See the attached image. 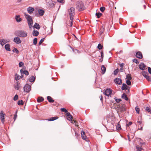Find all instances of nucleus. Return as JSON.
I'll use <instances>...</instances> for the list:
<instances>
[{"mask_svg":"<svg viewBox=\"0 0 151 151\" xmlns=\"http://www.w3.org/2000/svg\"><path fill=\"white\" fill-rule=\"evenodd\" d=\"M76 8L79 11H82L85 9V7L83 2L81 0H78L75 3Z\"/></svg>","mask_w":151,"mask_h":151,"instance_id":"nucleus-1","label":"nucleus"},{"mask_svg":"<svg viewBox=\"0 0 151 151\" xmlns=\"http://www.w3.org/2000/svg\"><path fill=\"white\" fill-rule=\"evenodd\" d=\"M117 111L119 114L123 113L126 110L125 105L124 104H118L116 106Z\"/></svg>","mask_w":151,"mask_h":151,"instance_id":"nucleus-2","label":"nucleus"},{"mask_svg":"<svg viewBox=\"0 0 151 151\" xmlns=\"http://www.w3.org/2000/svg\"><path fill=\"white\" fill-rule=\"evenodd\" d=\"M24 14L26 18L27 19V22L28 25L30 28H31L32 27V25L33 24V20L31 16L26 13H24Z\"/></svg>","mask_w":151,"mask_h":151,"instance_id":"nucleus-3","label":"nucleus"},{"mask_svg":"<svg viewBox=\"0 0 151 151\" xmlns=\"http://www.w3.org/2000/svg\"><path fill=\"white\" fill-rule=\"evenodd\" d=\"M15 34L17 36H19L20 37H25L27 36V32L23 30H18L15 32Z\"/></svg>","mask_w":151,"mask_h":151,"instance_id":"nucleus-4","label":"nucleus"},{"mask_svg":"<svg viewBox=\"0 0 151 151\" xmlns=\"http://www.w3.org/2000/svg\"><path fill=\"white\" fill-rule=\"evenodd\" d=\"M142 75L146 78V79L149 82H151V78L150 76H148V73L147 72H145V71H143L142 73Z\"/></svg>","mask_w":151,"mask_h":151,"instance_id":"nucleus-5","label":"nucleus"},{"mask_svg":"<svg viewBox=\"0 0 151 151\" xmlns=\"http://www.w3.org/2000/svg\"><path fill=\"white\" fill-rule=\"evenodd\" d=\"M31 86L28 84H26L24 86V91L29 92L31 90Z\"/></svg>","mask_w":151,"mask_h":151,"instance_id":"nucleus-6","label":"nucleus"},{"mask_svg":"<svg viewBox=\"0 0 151 151\" xmlns=\"http://www.w3.org/2000/svg\"><path fill=\"white\" fill-rule=\"evenodd\" d=\"M0 119L2 123L4 124V119L5 118V114L4 113L3 111H1L0 113Z\"/></svg>","mask_w":151,"mask_h":151,"instance_id":"nucleus-7","label":"nucleus"},{"mask_svg":"<svg viewBox=\"0 0 151 151\" xmlns=\"http://www.w3.org/2000/svg\"><path fill=\"white\" fill-rule=\"evenodd\" d=\"M112 90L110 88L106 89L104 92V94L106 96H109L112 93Z\"/></svg>","mask_w":151,"mask_h":151,"instance_id":"nucleus-8","label":"nucleus"},{"mask_svg":"<svg viewBox=\"0 0 151 151\" xmlns=\"http://www.w3.org/2000/svg\"><path fill=\"white\" fill-rule=\"evenodd\" d=\"M69 15H74L75 9L73 7H71L68 10Z\"/></svg>","mask_w":151,"mask_h":151,"instance_id":"nucleus-9","label":"nucleus"},{"mask_svg":"<svg viewBox=\"0 0 151 151\" xmlns=\"http://www.w3.org/2000/svg\"><path fill=\"white\" fill-rule=\"evenodd\" d=\"M67 115V119L69 121H72L73 119V117L70 114L69 112L67 113L66 114Z\"/></svg>","mask_w":151,"mask_h":151,"instance_id":"nucleus-10","label":"nucleus"},{"mask_svg":"<svg viewBox=\"0 0 151 151\" xmlns=\"http://www.w3.org/2000/svg\"><path fill=\"white\" fill-rule=\"evenodd\" d=\"M13 41L17 44H19L21 42V40L18 37H14Z\"/></svg>","mask_w":151,"mask_h":151,"instance_id":"nucleus-11","label":"nucleus"},{"mask_svg":"<svg viewBox=\"0 0 151 151\" xmlns=\"http://www.w3.org/2000/svg\"><path fill=\"white\" fill-rule=\"evenodd\" d=\"M114 82L115 83L119 85H121L122 84V80L119 78H116L114 80Z\"/></svg>","mask_w":151,"mask_h":151,"instance_id":"nucleus-12","label":"nucleus"},{"mask_svg":"<svg viewBox=\"0 0 151 151\" xmlns=\"http://www.w3.org/2000/svg\"><path fill=\"white\" fill-rule=\"evenodd\" d=\"M81 134L82 139L87 141V138L86 136V135L85 132H84L82 131L81 132Z\"/></svg>","mask_w":151,"mask_h":151,"instance_id":"nucleus-13","label":"nucleus"},{"mask_svg":"<svg viewBox=\"0 0 151 151\" xmlns=\"http://www.w3.org/2000/svg\"><path fill=\"white\" fill-rule=\"evenodd\" d=\"M146 66L143 63H141L139 65V68L142 70H144L146 68Z\"/></svg>","mask_w":151,"mask_h":151,"instance_id":"nucleus-14","label":"nucleus"},{"mask_svg":"<svg viewBox=\"0 0 151 151\" xmlns=\"http://www.w3.org/2000/svg\"><path fill=\"white\" fill-rule=\"evenodd\" d=\"M136 57L139 59H142V53L139 52H138L136 53Z\"/></svg>","mask_w":151,"mask_h":151,"instance_id":"nucleus-15","label":"nucleus"},{"mask_svg":"<svg viewBox=\"0 0 151 151\" xmlns=\"http://www.w3.org/2000/svg\"><path fill=\"white\" fill-rule=\"evenodd\" d=\"M27 12L29 14H31L33 13V12L34 11L35 9L33 8L29 7L27 8Z\"/></svg>","mask_w":151,"mask_h":151,"instance_id":"nucleus-16","label":"nucleus"},{"mask_svg":"<svg viewBox=\"0 0 151 151\" xmlns=\"http://www.w3.org/2000/svg\"><path fill=\"white\" fill-rule=\"evenodd\" d=\"M14 88L17 90H18L19 89L20 87V83H19L18 81H17L15 83L14 86Z\"/></svg>","mask_w":151,"mask_h":151,"instance_id":"nucleus-17","label":"nucleus"},{"mask_svg":"<svg viewBox=\"0 0 151 151\" xmlns=\"http://www.w3.org/2000/svg\"><path fill=\"white\" fill-rule=\"evenodd\" d=\"M101 70L102 71V73L103 74H104L106 71V68L104 65H102L101 66Z\"/></svg>","mask_w":151,"mask_h":151,"instance_id":"nucleus-18","label":"nucleus"},{"mask_svg":"<svg viewBox=\"0 0 151 151\" xmlns=\"http://www.w3.org/2000/svg\"><path fill=\"white\" fill-rule=\"evenodd\" d=\"M39 34V32L37 30H34L32 32V35L34 36H37Z\"/></svg>","mask_w":151,"mask_h":151,"instance_id":"nucleus-19","label":"nucleus"},{"mask_svg":"<svg viewBox=\"0 0 151 151\" xmlns=\"http://www.w3.org/2000/svg\"><path fill=\"white\" fill-rule=\"evenodd\" d=\"M44 11L42 9H39L38 10V13L40 16H42L44 13Z\"/></svg>","mask_w":151,"mask_h":151,"instance_id":"nucleus-20","label":"nucleus"},{"mask_svg":"<svg viewBox=\"0 0 151 151\" xmlns=\"http://www.w3.org/2000/svg\"><path fill=\"white\" fill-rule=\"evenodd\" d=\"M58 118V116H55L54 117H51L50 118L48 119H46V120H48V121H54L56 119H57Z\"/></svg>","mask_w":151,"mask_h":151,"instance_id":"nucleus-21","label":"nucleus"},{"mask_svg":"<svg viewBox=\"0 0 151 151\" xmlns=\"http://www.w3.org/2000/svg\"><path fill=\"white\" fill-rule=\"evenodd\" d=\"M9 45L8 44H6L5 46V48L6 50L10 51V48Z\"/></svg>","mask_w":151,"mask_h":151,"instance_id":"nucleus-22","label":"nucleus"},{"mask_svg":"<svg viewBox=\"0 0 151 151\" xmlns=\"http://www.w3.org/2000/svg\"><path fill=\"white\" fill-rule=\"evenodd\" d=\"M127 86L126 84L123 83L122 84V87L121 89L122 90H126L127 89Z\"/></svg>","mask_w":151,"mask_h":151,"instance_id":"nucleus-23","label":"nucleus"},{"mask_svg":"<svg viewBox=\"0 0 151 151\" xmlns=\"http://www.w3.org/2000/svg\"><path fill=\"white\" fill-rule=\"evenodd\" d=\"M35 78L34 76H31L29 79V81L30 82H33L35 81Z\"/></svg>","mask_w":151,"mask_h":151,"instance_id":"nucleus-24","label":"nucleus"},{"mask_svg":"<svg viewBox=\"0 0 151 151\" xmlns=\"http://www.w3.org/2000/svg\"><path fill=\"white\" fill-rule=\"evenodd\" d=\"M33 27L34 28H35L36 29H39L40 28V26L39 24L36 23L33 26Z\"/></svg>","mask_w":151,"mask_h":151,"instance_id":"nucleus-25","label":"nucleus"},{"mask_svg":"<svg viewBox=\"0 0 151 151\" xmlns=\"http://www.w3.org/2000/svg\"><path fill=\"white\" fill-rule=\"evenodd\" d=\"M47 99L50 102H53L54 101L52 98L50 96H48L47 97Z\"/></svg>","mask_w":151,"mask_h":151,"instance_id":"nucleus-26","label":"nucleus"},{"mask_svg":"<svg viewBox=\"0 0 151 151\" xmlns=\"http://www.w3.org/2000/svg\"><path fill=\"white\" fill-rule=\"evenodd\" d=\"M15 19L16 21L18 22H20L22 20V19L20 18L19 16H16Z\"/></svg>","mask_w":151,"mask_h":151,"instance_id":"nucleus-27","label":"nucleus"},{"mask_svg":"<svg viewBox=\"0 0 151 151\" xmlns=\"http://www.w3.org/2000/svg\"><path fill=\"white\" fill-rule=\"evenodd\" d=\"M122 99H124L126 100H128V99L127 97V96L125 94V93H123L122 96Z\"/></svg>","mask_w":151,"mask_h":151,"instance_id":"nucleus-28","label":"nucleus"},{"mask_svg":"<svg viewBox=\"0 0 151 151\" xmlns=\"http://www.w3.org/2000/svg\"><path fill=\"white\" fill-rule=\"evenodd\" d=\"M6 43L5 40L4 39L0 40V44L2 45H3Z\"/></svg>","mask_w":151,"mask_h":151,"instance_id":"nucleus-29","label":"nucleus"},{"mask_svg":"<svg viewBox=\"0 0 151 151\" xmlns=\"http://www.w3.org/2000/svg\"><path fill=\"white\" fill-rule=\"evenodd\" d=\"M44 98L42 97H39L37 99V101L38 102H41L43 101Z\"/></svg>","mask_w":151,"mask_h":151,"instance_id":"nucleus-30","label":"nucleus"},{"mask_svg":"<svg viewBox=\"0 0 151 151\" xmlns=\"http://www.w3.org/2000/svg\"><path fill=\"white\" fill-rule=\"evenodd\" d=\"M20 72L21 73H23L27 76L29 74V72L27 70L23 71V70L22 69L20 70Z\"/></svg>","mask_w":151,"mask_h":151,"instance_id":"nucleus-31","label":"nucleus"},{"mask_svg":"<svg viewBox=\"0 0 151 151\" xmlns=\"http://www.w3.org/2000/svg\"><path fill=\"white\" fill-rule=\"evenodd\" d=\"M126 78L127 79V80H131L132 79L131 75L130 74H128L126 76Z\"/></svg>","mask_w":151,"mask_h":151,"instance_id":"nucleus-32","label":"nucleus"},{"mask_svg":"<svg viewBox=\"0 0 151 151\" xmlns=\"http://www.w3.org/2000/svg\"><path fill=\"white\" fill-rule=\"evenodd\" d=\"M17 104L19 105H23L24 104V102L22 100L19 101L17 102Z\"/></svg>","mask_w":151,"mask_h":151,"instance_id":"nucleus-33","label":"nucleus"},{"mask_svg":"<svg viewBox=\"0 0 151 151\" xmlns=\"http://www.w3.org/2000/svg\"><path fill=\"white\" fill-rule=\"evenodd\" d=\"M102 15V13L99 12L96 13V15L97 16L98 18H99Z\"/></svg>","mask_w":151,"mask_h":151,"instance_id":"nucleus-34","label":"nucleus"},{"mask_svg":"<svg viewBox=\"0 0 151 151\" xmlns=\"http://www.w3.org/2000/svg\"><path fill=\"white\" fill-rule=\"evenodd\" d=\"M60 110H61V111L65 112L66 113V114H67V113L68 112L66 110V109H65V108H61L60 109Z\"/></svg>","mask_w":151,"mask_h":151,"instance_id":"nucleus-35","label":"nucleus"},{"mask_svg":"<svg viewBox=\"0 0 151 151\" xmlns=\"http://www.w3.org/2000/svg\"><path fill=\"white\" fill-rule=\"evenodd\" d=\"M116 129L118 130H120L121 129V125L119 124H118L116 126Z\"/></svg>","mask_w":151,"mask_h":151,"instance_id":"nucleus-36","label":"nucleus"},{"mask_svg":"<svg viewBox=\"0 0 151 151\" xmlns=\"http://www.w3.org/2000/svg\"><path fill=\"white\" fill-rule=\"evenodd\" d=\"M103 46L101 44H99L98 46V48L99 49H101L103 48Z\"/></svg>","mask_w":151,"mask_h":151,"instance_id":"nucleus-37","label":"nucleus"},{"mask_svg":"<svg viewBox=\"0 0 151 151\" xmlns=\"http://www.w3.org/2000/svg\"><path fill=\"white\" fill-rule=\"evenodd\" d=\"M100 9L102 12H103L105 9V8L104 7H101L100 8Z\"/></svg>","mask_w":151,"mask_h":151,"instance_id":"nucleus-38","label":"nucleus"},{"mask_svg":"<svg viewBox=\"0 0 151 151\" xmlns=\"http://www.w3.org/2000/svg\"><path fill=\"white\" fill-rule=\"evenodd\" d=\"M45 38H44L42 39L41 40H40V41L39 42V45H40L44 41V40H45Z\"/></svg>","mask_w":151,"mask_h":151,"instance_id":"nucleus-39","label":"nucleus"},{"mask_svg":"<svg viewBox=\"0 0 151 151\" xmlns=\"http://www.w3.org/2000/svg\"><path fill=\"white\" fill-rule=\"evenodd\" d=\"M18 99V96L16 94L14 96L13 99L14 101H16Z\"/></svg>","mask_w":151,"mask_h":151,"instance_id":"nucleus-40","label":"nucleus"},{"mask_svg":"<svg viewBox=\"0 0 151 151\" xmlns=\"http://www.w3.org/2000/svg\"><path fill=\"white\" fill-rule=\"evenodd\" d=\"M146 110L149 112H150L151 109L150 108L148 107H146L145 109Z\"/></svg>","mask_w":151,"mask_h":151,"instance_id":"nucleus-41","label":"nucleus"},{"mask_svg":"<svg viewBox=\"0 0 151 151\" xmlns=\"http://www.w3.org/2000/svg\"><path fill=\"white\" fill-rule=\"evenodd\" d=\"M37 42V38H35L33 40V43L36 45Z\"/></svg>","mask_w":151,"mask_h":151,"instance_id":"nucleus-42","label":"nucleus"},{"mask_svg":"<svg viewBox=\"0 0 151 151\" xmlns=\"http://www.w3.org/2000/svg\"><path fill=\"white\" fill-rule=\"evenodd\" d=\"M13 51V52H15L17 54H18L19 53V51L17 50L16 48H14Z\"/></svg>","mask_w":151,"mask_h":151,"instance_id":"nucleus-43","label":"nucleus"},{"mask_svg":"<svg viewBox=\"0 0 151 151\" xmlns=\"http://www.w3.org/2000/svg\"><path fill=\"white\" fill-rule=\"evenodd\" d=\"M135 109L137 113L138 114L139 113V108L137 107H136L135 108Z\"/></svg>","mask_w":151,"mask_h":151,"instance_id":"nucleus-44","label":"nucleus"},{"mask_svg":"<svg viewBox=\"0 0 151 151\" xmlns=\"http://www.w3.org/2000/svg\"><path fill=\"white\" fill-rule=\"evenodd\" d=\"M126 83L128 85H130L131 84V82L130 81V80H127Z\"/></svg>","mask_w":151,"mask_h":151,"instance_id":"nucleus-45","label":"nucleus"},{"mask_svg":"<svg viewBox=\"0 0 151 151\" xmlns=\"http://www.w3.org/2000/svg\"><path fill=\"white\" fill-rule=\"evenodd\" d=\"M136 148L137 149V151H142V148L141 147H139L137 146H136Z\"/></svg>","mask_w":151,"mask_h":151,"instance_id":"nucleus-46","label":"nucleus"},{"mask_svg":"<svg viewBox=\"0 0 151 151\" xmlns=\"http://www.w3.org/2000/svg\"><path fill=\"white\" fill-rule=\"evenodd\" d=\"M17 111H16V112L14 114V121H15V120L16 118H17Z\"/></svg>","mask_w":151,"mask_h":151,"instance_id":"nucleus-47","label":"nucleus"},{"mask_svg":"<svg viewBox=\"0 0 151 151\" xmlns=\"http://www.w3.org/2000/svg\"><path fill=\"white\" fill-rule=\"evenodd\" d=\"M118 70L119 69H118L115 70L114 71V75H116L118 72Z\"/></svg>","mask_w":151,"mask_h":151,"instance_id":"nucleus-48","label":"nucleus"},{"mask_svg":"<svg viewBox=\"0 0 151 151\" xmlns=\"http://www.w3.org/2000/svg\"><path fill=\"white\" fill-rule=\"evenodd\" d=\"M24 64L22 62H21L19 63V67H22L24 65Z\"/></svg>","mask_w":151,"mask_h":151,"instance_id":"nucleus-49","label":"nucleus"},{"mask_svg":"<svg viewBox=\"0 0 151 151\" xmlns=\"http://www.w3.org/2000/svg\"><path fill=\"white\" fill-rule=\"evenodd\" d=\"M138 128L139 129L142 130V125H138Z\"/></svg>","mask_w":151,"mask_h":151,"instance_id":"nucleus-50","label":"nucleus"},{"mask_svg":"<svg viewBox=\"0 0 151 151\" xmlns=\"http://www.w3.org/2000/svg\"><path fill=\"white\" fill-rule=\"evenodd\" d=\"M133 61L136 64H138L139 63L137 60L136 59H134L133 60Z\"/></svg>","mask_w":151,"mask_h":151,"instance_id":"nucleus-51","label":"nucleus"},{"mask_svg":"<svg viewBox=\"0 0 151 151\" xmlns=\"http://www.w3.org/2000/svg\"><path fill=\"white\" fill-rule=\"evenodd\" d=\"M74 15H70V21H73V17L74 16Z\"/></svg>","mask_w":151,"mask_h":151,"instance_id":"nucleus-52","label":"nucleus"},{"mask_svg":"<svg viewBox=\"0 0 151 151\" xmlns=\"http://www.w3.org/2000/svg\"><path fill=\"white\" fill-rule=\"evenodd\" d=\"M15 80L16 81H17L19 79V76L17 74L15 76Z\"/></svg>","mask_w":151,"mask_h":151,"instance_id":"nucleus-53","label":"nucleus"},{"mask_svg":"<svg viewBox=\"0 0 151 151\" xmlns=\"http://www.w3.org/2000/svg\"><path fill=\"white\" fill-rule=\"evenodd\" d=\"M148 70L149 73L151 74V68L150 67L148 68Z\"/></svg>","mask_w":151,"mask_h":151,"instance_id":"nucleus-54","label":"nucleus"},{"mask_svg":"<svg viewBox=\"0 0 151 151\" xmlns=\"http://www.w3.org/2000/svg\"><path fill=\"white\" fill-rule=\"evenodd\" d=\"M115 101H116V102L119 103L120 101H121V99H115Z\"/></svg>","mask_w":151,"mask_h":151,"instance_id":"nucleus-55","label":"nucleus"},{"mask_svg":"<svg viewBox=\"0 0 151 151\" xmlns=\"http://www.w3.org/2000/svg\"><path fill=\"white\" fill-rule=\"evenodd\" d=\"M137 123L138 124V125H142V122L140 121H138Z\"/></svg>","mask_w":151,"mask_h":151,"instance_id":"nucleus-56","label":"nucleus"},{"mask_svg":"<svg viewBox=\"0 0 151 151\" xmlns=\"http://www.w3.org/2000/svg\"><path fill=\"white\" fill-rule=\"evenodd\" d=\"M124 65V63H122L121 64H120L119 65H120V66L121 68H122L123 67Z\"/></svg>","mask_w":151,"mask_h":151,"instance_id":"nucleus-57","label":"nucleus"},{"mask_svg":"<svg viewBox=\"0 0 151 151\" xmlns=\"http://www.w3.org/2000/svg\"><path fill=\"white\" fill-rule=\"evenodd\" d=\"M132 124V122H129V123L127 124V126H129V125H131Z\"/></svg>","mask_w":151,"mask_h":151,"instance_id":"nucleus-58","label":"nucleus"},{"mask_svg":"<svg viewBox=\"0 0 151 151\" xmlns=\"http://www.w3.org/2000/svg\"><path fill=\"white\" fill-rule=\"evenodd\" d=\"M101 56L102 58H103L104 57V53L103 52H101Z\"/></svg>","mask_w":151,"mask_h":151,"instance_id":"nucleus-59","label":"nucleus"},{"mask_svg":"<svg viewBox=\"0 0 151 151\" xmlns=\"http://www.w3.org/2000/svg\"><path fill=\"white\" fill-rule=\"evenodd\" d=\"M73 21H70V27L72 26L73 25Z\"/></svg>","mask_w":151,"mask_h":151,"instance_id":"nucleus-60","label":"nucleus"},{"mask_svg":"<svg viewBox=\"0 0 151 151\" xmlns=\"http://www.w3.org/2000/svg\"><path fill=\"white\" fill-rule=\"evenodd\" d=\"M63 0H57V1L60 3H63Z\"/></svg>","mask_w":151,"mask_h":151,"instance_id":"nucleus-61","label":"nucleus"},{"mask_svg":"<svg viewBox=\"0 0 151 151\" xmlns=\"http://www.w3.org/2000/svg\"><path fill=\"white\" fill-rule=\"evenodd\" d=\"M71 122H71L72 123H73V122H74L76 124L77 123V122L76 121H75V120L74 121V120H73V121H71Z\"/></svg>","mask_w":151,"mask_h":151,"instance_id":"nucleus-62","label":"nucleus"},{"mask_svg":"<svg viewBox=\"0 0 151 151\" xmlns=\"http://www.w3.org/2000/svg\"><path fill=\"white\" fill-rule=\"evenodd\" d=\"M75 136H76V137H77L78 135L77 134L76 132H75Z\"/></svg>","mask_w":151,"mask_h":151,"instance_id":"nucleus-63","label":"nucleus"},{"mask_svg":"<svg viewBox=\"0 0 151 151\" xmlns=\"http://www.w3.org/2000/svg\"><path fill=\"white\" fill-rule=\"evenodd\" d=\"M102 99H103V96H102L101 95V98H100V100H102Z\"/></svg>","mask_w":151,"mask_h":151,"instance_id":"nucleus-64","label":"nucleus"}]
</instances>
